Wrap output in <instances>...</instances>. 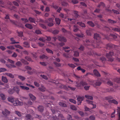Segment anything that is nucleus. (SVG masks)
Masks as SVG:
<instances>
[{"label": "nucleus", "instance_id": "62", "mask_svg": "<svg viewBox=\"0 0 120 120\" xmlns=\"http://www.w3.org/2000/svg\"><path fill=\"white\" fill-rule=\"evenodd\" d=\"M35 117L36 118H38L40 120L41 119V116H39L38 115L36 114L35 115Z\"/></svg>", "mask_w": 120, "mask_h": 120}, {"label": "nucleus", "instance_id": "1", "mask_svg": "<svg viewBox=\"0 0 120 120\" xmlns=\"http://www.w3.org/2000/svg\"><path fill=\"white\" fill-rule=\"evenodd\" d=\"M81 83L82 85V86H84V88L86 90H88L90 87L89 84H90V83H88L85 82H82Z\"/></svg>", "mask_w": 120, "mask_h": 120}, {"label": "nucleus", "instance_id": "40", "mask_svg": "<svg viewBox=\"0 0 120 120\" xmlns=\"http://www.w3.org/2000/svg\"><path fill=\"white\" fill-rule=\"evenodd\" d=\"M20 100L22 101H25L28 99V98L23 97H21L20 98Z\"/></svg>", "mask_w": 120, "mask_h": 120}, {"label": "nucleus", "instance_id": "52", "mask_svg": "<svg viewBox=\"0 0 120 120\" xmlns=\"http://www.w3.org/2000/svg\"><path fill=\"white\" fill-rule=\"evenodd\" d=\"M62 5L63 6H67L68 5V4L65 2H62Z\"/></svg>", "mask_w": 120, "mask_h": 120}, {"label": "nucleus", "instance_id": "55", "mask_svg": "<svg viewBox=\"0 0 120 120\" xmlns=\"http://www.w3.org/2000/svg\"><path fill=\"white\" fill-rule=\"evenodd\" d=\"M69 100L72 103L74 104H75L76 103V101L74 99H70Z\"/></svg>", "mask_w": 120, "mask_h": 120}, {"label": "nucleus", "instance_id": "41", "mask_svg": "<svg viewBox=\"0 0 120 120\" xmlns=\"http://www.w3.org/2000/svg\"><path fill=\"white\" fill-rule=\"evenodd\" d=\"M6 65L9 68H15L16 67V66L15 65L13 64H10L9 65L6 64Z\"/></svg>", "mask_w": 120, "mask_h": 120}, {"label": "nucleus", "instance_id": "11", "mask_svg": "<svg viewBox=\"0 0 120 120\" xmlns=\"http://www.w3.org/2000/svg\"><path fill=\"white\" fill-rule=\"evenodd\" d=\"M25 118L26 120H33L31 118V116L29 114H26Z\"/></svg>", "mask_w": 120, "mask_h": 120}, {"label": "nucleus", "instance_id": "61", "mask_svg": "<svg viewBox=\"0 0 120 120\" xmlns=\"http://www.w3.org/2000/svg\"><path fill=\"white\" fill-rule=\"evenodd\" d=\"M30 112L33 114H34V112L33 110L31 109H29L27 110V112L28 113H29Z\"/></svg>", "mask_w": 120, "mask_h": 120}, {"label": "nucleus", "instance_id": "46", "mask_svg": "<svg viewBox=\"0 0 120 120\" xmlns=\"http://www.w3.org/2000/svg\"><path fill=\"white\" fill-rule=\"evenodd\" d=\"M108 21L109 22L112 24L114 23H116V21L112 20H111L110 19H109L108 20Z\"/></svg>", "mask_w": 120, "mask_h": 120}, {"label": "nucleus", "instance_id": "37", "mask_svg": "<svg viewBox=\"0 0 120 120\" xmlns=\"http://www.w3.org/2000/svg\"><path fill=\"white\" fill-rule=\"evenodd\" d=\"M38 40L43 42H45L46 40V39H45V38L41 37L40 38H39L38 39Z\"/></svg>", "mask_w": 120, "mask_h": 120}, {"label": "nucleus", "instance_id": "60", "mask_svg": "<svg viewBox=\"0 0 120 120\" xmlns=\"http://www.w3.org/2000/svg\"><path fill=\"white\" fill-rule=\"evenodd\" d=\"M57 115L56 114V115H55V116H54L53 117V119L55 120H57L58 119H59L58 118V117L57 116Z\"/></svg>", "mask_w": 120, "mask_h": 120}, {"label": "nucleus", "instance_id": "58", "mask_svg": "<svg viewBox=\"0 0 120 120\" xmlns=\"http://www.w3.org/2000/svg\"><path fill=\"white\" fill-rule=\"evenodd\" d=\"M68 65L70 67L72 68H75L76 66L74 64H69Z\"/></svg>", "mask_w": 120, "mask_h": 120}, {"label": "nucleus", "instance_id": "33", "mask_svg": "<svg viewBox=\"0 0 120 120\" xmlns=\"http://www.w3.org/2000/svg\"><path fill=\"white\" fill-rule=\"evenodd\" d=\"M55 20L57 24L59 25L60 24V20L59 19L56 18H55Z\"/></svg>", "mask_w": 120, "mask_h": 120}, {"label": "nucleus", "instance_id": "8", "mask_svg": "<svg viewBox=\"0 0 120 120\" xmlns=\"http://www.w3.org/2000/svg\"><path fill=\"white\" fill-rule=\"evenodd\" d=\"M86 101L88 103L90 104L91 105L92 107L91 108V109L94 108L96 107V105L93 104V102L92 101L88 100H86Z\"/></svg>", "mask_w": 120, "mask_h": 120}, {"label": "nucleus", "instance_id": "50", "mask_svg": "<svg viewBox=\"0 0 120 120\" xmlns=\"http://www.w3.org/2000/svg\"><path fill=\"white\" fill-rule=\"evenodd\" d=\"M16 64L17 66L18 67H20L22 65V64L20 61H18L16 62Z\"/></svg>", "mask_w": 120, "mask_h": 120}, {"label": "nucleus", "instance_id": "16", "mask_svg": "<svg viewBox=\"0 0 120 120\" xmlns=\"http://www.w3.org/2000/svg\"><path fill=\"white\" fill-rule=\"evenodd\" d=\"M108 101H109L110 103H113L117 105L118 103L117 101L114 99L110 100H109Z\"/></svg>", "mask_w": 120, "mask_h": 120}, {"label": "nucleus", "instance_id": "49", "mask_svg": "<svg viewBox=\"0 0 120 120\" xmlns=\"http://www.w3.org/2000/svg\"><path fill=\"white\" fill-rule=\"evenodd\" d=\"M82 82V81L81 82L79 83H78L77 82H76V85H75V86L77 87H81V86H82V85L81 83V82Z\"/></svg>", "mask_w": 120, "mask_h": 120}, {"label": "nucleus", "instance_id": "25", "mask_svg": "<svg viewBox=\"0 0 120 120\" xmlns=\"http://www.w3.org/2000/svg\"><path fill=\"white\" fill-rule=\"evenodd\" d=\"M25 26L26 28L30 29H31L33 28L32 26L30 24H26L25 25Z\"/></svg>", "mask_w": 120, "mask_h": 120}, {"label": "nucleus", "instance_id": "28", "mask_svg": "<svg viewBox=\"0 0 120 120\" xmlns=\"http://www.w3.org/2000/svg\"><path fill=\"white\" fill-rule=\"evenodd\" d=\"M38 89L41 91L43 92L45 91V88L43 86H41V87L39 88Z\"/></svg>", "mask_w": 120, "mask_h": 120}, {"label": "nucleus", "instance_id": "35", "mask_svg": "<svg viewBox=\"0 0 120 120\" xmlns=\"http://www.w3.org/2000/svg\"><path fill=\"white\" fill-rule=\"evenodd\" d=\"M91 30L90 29L86 30V32L87 35H91Z\"/></svg>", "mask_w": 120, "mask_h": 120}, {"label": "nucleus", "instance_id": "34", "mask_svg": "<svg viewBox=\"0 0 120 120\" xmlns=\"http://www.w3.org/2000/svg\"><path fill=\"white\" fill-rule=\"evenodd\" d=\"M85 97L86 98L88 99L92 100L93 99V97L91 96L86 95H85Z\"/></svg>", "mask_w": 120, "mask_h": 120}, {"label": "nucleus", "instance_id": "31", "mask_svg": "<svg viewBox=\"0 0 120 120\" xmlns=\"http://www.w3.org/2000/svg\"><path fill=\"white\" fill-rule=\"evenodd\" d=\"M29 20L30 22L35 23V19L34 18L30 17L29 19Z\"/></svg>", "mask_w": 120, "mask_h": 120}, {"label": "nucleus", "instance_id": "63", "mask_svg": "<svg viewBox=\"0 0 120 120\" xmlns=\"http://www.w3.org/2000/svg\"><path fill=\"white\" fill-rule=\"evenodd\" d=\"M34 84L37 87H38L39 86V83L36 82H34Z\"/></svg>", "mask_w": 120, "mask_h": 120}, {"label": "nucleus", "instance_id": "24", "mask_svg": "<svg viewBox=\"0 0 120 120\" xmlns=\"http://www.w3.org/2000/svg\"><path fill=\"white\" fill-rule=\"evenodd\" d=\"M118 87L117 85H115L114 87V89L113 88H109V92H114L116 91V90L114 89L115 88H116Z\"/></svg>", "mask_w": 120, "mask_h": 120}, {"label": "nucleus", "instance_id": "12", "mask_svg": "<svg viewBox=\"0 0 120 120\" xmlns=\"http://www.w3.org/2000/svg\"><path fill=\"white\" fill-rule=\"evenodd\" d=\"M84 45H91V43L90 41L86 39L85 41L84 42Z\"/></svg>", "mask_w": 120, "mask_h": 120}, {"label": "nucleus", "instance_id": "64", "mask_svg": "<svg viewBox=\"0 0 120 120\" xmlns=\"http://www.w3.org/2000/svg\"><path fill=\"white\" fill-rule=\"evenodd\" d=\"M107 84H108L110 86H112V85H113V84L112 82L111 81H109L107 82Z\"/></svg>", "mask_w": 120, "mask_h": 120}, {"label": "nucleus", "instance_id": "13", "mask_svg": "<svg viewBox=\"0 0 120 120\" xmlns=\"http://www.w3.org/2000/svg\"><path fill=\"white\" fill-rule=\"evenodd\" d=\"M90 82H92V83L94 82L95 84V85L97 86H100L101 83V82H100V81H90Z\"/></svg>", "mask_w": 120, "mask_h": 120}, {"label": "nucleus", "instance_id": "21", "mask_svg": "<svg viewBox=\"0 0 120 120\" xmlns=\"http://www.w3.org/2000/svg\"><path fill=\"white\" fill-rule=\"evenodd\" d=\"M19 101L18 100H15L13 103V105L14 106H17L19 105Z\"/></svg>", "mask_w": 120, "mask_h": 120}, {"label": "nucleus", "instance_id": "57", "mask_svg": "<svg viewBox=\"0 0 120 120\" xmlns=\"http://www.w3.org/2000/svg\"><path fill=\"white\" fill-rule=\"evenodd\" d=\"M6 71V69L4 68H0V72Z\"/></svg>", "mask_w": 120, "mask_h": 120}, {"label": "nucleus", "instance_id": "27", "mask_svg": "<svg viewBox=\"0 0 120 120\" xmlns=\"http://www.w3.org/2000/svg\"><path fill=\"white\" fill-rule=\"evenodd\" d=\"M8 92L10 94H12L14 93V91L13 88L10 89L8 90Z\"/></svg>", "mask_w": 120, "mask_h": 120}, {"label": "nucleus", "instance_id": "32", "mask_svg": "<svg viewBox=\"0 0 120 120\" xmlns=\"http://www.w3.org/2000/svg\"><path fill=\"white\" fill-rule=\"evenodd\" d=\"M77 24L79 25L80 26L82 27H85V25L82 22H78Z\"/></svg>", "mask_w": 120, "mask_h": 120}, {"label": "nucleus", "instance_id": "54", "mask_svg": "<svg viewBox=\"0 0 120 120\" xmlns=\"http://www.w3.org/2000/svg\"><path fill=\"white\" fill-rule=\"evenodd\" d=\"M76 35L77 36L79 37H83L84 36L83 34L82 33L81 34H76Z\"/></svg>", "mask_w": 120, "mask_h": 120}, {"label": "nucleus", "instance_id": "19", "mask_svg": "<svg viewBox=\"0 0 120 120\" xmlns=\"http://www.w3.org/2000/svg\"><path fill=\"white\" fill-rule=\"evenodd\" d=\"M94 38L97 40H98L100 38V37L99 35L98 34H94Z\"/></svg>", "mask_w": 120, "mask_h": 120}, {"label": "nucleus", "instance_id": "15", "mask_svg": "<svg viewBox=\"0 0 120 120\" xmlns=\"http://www.w3.org/2000/svg\"><path fill=\"white\" fill-rule=\"evenodd\" d=\"M7 99L9 101L12 103L15 100L14 98L13 97H9L7 98Z\"/></svg>", "mask_w": 120, "mask_h": 120}, {"label": "nucleus", "instance_id": "36", "mask_svg": "<svg viewBox=\"0 0 120 120\" xmlns=\"http://www.w3.org/2000/svg\"><path fill=\"white\" fill-rule=\"evenodd\" d=\"M112 30L114 31H117L118 32H120V28H112Z\"/></svg>", "mask_w": 120, "mask_h": 120}, {"label": "nucleus", "instance_id": "7", "mask_svg": "<svg viewBox=\"0 0 120 120\" xmlns=\"http://www.w3.org/2000/svg\"><path fill=\"white\" fill-rule=\"evenodd\" d=\"M57 38L59 41H60L66 42L67 41L66 39L65 38L62 36H58Z\"/></svg>", "mask_w": 120, "mask_h": 120}, {"label": "nucleus", "instance_id": "39", "mask_svg": "<svg viewBox=\"0 0 120 120\" xmlns=\"http://www.w3.org/2000/svg\"><path fill=\"white\" fill-rule=\"evenodd\" d=\"M45 22L48 23V25L49 26H52L54 25L53 22H46V21H45Z\"/></svg>", "mask_w": 120, "mask_h": 120}, {"label": "nucleus", "instance_id": "26", "mask_svg": "<svg viewBox=\"0 0 120 120\" xmlns=\"http://www.w3.org/2000/svg\"><path fill=\"white\" fill-rule=\"evenodd\" d=\"M44 107L41 106H39L38 108V110L40 112H42L44 110Z\"/></svg>", "mask_w": 120, "mask_h": 120}, {"label": "nucleus", "instance_id": "4", "mask_svg": "<svg viewBox=\"0 0 120 120\" xmlns=\"http://www.w3.org/2000/svg\"><path fill=\"white\" fill-rule=\"evenodd\" d=\"M84 99V97L82 96H79L77 98V99L78 101V105H80L82 101Z\"/></svg>", "mask_w": 120, "mask_h": 120}, {"label": "nucleus", "instance_id": "56", "mask_svg": "<svg viewBox=\"0 0 120 120\" xmlns=\"http://www.w3.org/2000/svg\"><path fill=\"white\" fill-rule=\"evenodd\" d=\"M40 76L42 77L43 78L45 79H48L47 77L45 75H40Z\"/></svg>", "mask_w": 120, "mask_h": 120}, {"label": "nucleus", "instance_id": "18", "mask_svg": "<svg viewBox=\"0 0 120 120\" xmlns=\"http://www.w3.org/2000/svg\"><path fill=\"white\" fill-rule=\"evenodd\" d=\"M15 114L17 115L19 117H21L22 116L21 113L19 111H15Z\"/></svg>", "mask_w": 120, "mask_h": 120}, {"label": "nucleus", "instance_id": "3", "mask_svg": "<svg viewBox=\"0 0 120 120\" xmlns=\"http://www.w3.org/2000/svg\"><path fill=\"white\" fill-rule=\"evenodd\" d=\"M113 52H110L109 54H106V56L109 59V61L111 62H112L113 61V59L111 58V57L113 55Z\"/></svg>", "mask_w": 120, "mask_h": 120}, {"label": "nucleus", "instance_id": "48", "mask_svg": "<svg viewBox=\"0 0 120 120\" xmlns=\"http://www.w3.org/2000/svg\"><path fill=\"white\" fill-rule=\"evenodd\" d=\"M59 31L57 30H54L52 32L53 33L55 34H56L58 33Z\"/></svg>", "mask_w": 120, "mask_h": 120}, {"label": "nucleus", "instance_id": "53", "mask_svg": "<svg viewBox=\"0 0 120 120\" xmlns=\"http://www.w3.org/2000/svg\"><path fill=\"white\" fill-rule=\"evenodd\" d=\"M35 33L37 34H41V32L40 30H35Z\"/></svg>", "mask_w": 120, "mask_h": 120}, {"label": "nucleus", "instance_id": "14", "mask_svg": "<svg viewBox=\"0 0 120 120\" xmlns=\"http://www.w3.org/2000/svg\"><path fill=\"white\" fill-rule=\"evenodd\" d=\"M23 46L25 47L29 48L30 47V46L29 43L25 41L23 43Z\"/></svg>", "mask_w": 120, "mask_h": 120}, {"label": "nucleus", "instance_id": "30", "mask_svg": "<svg viewBox=\"0 0 120 120\" xmlns=\"http://www.w3.org/2000/svg\"><path fill=\"white\" fill-rule=\"evenodd\" d=\"M18 78L22 81L24 80L26 78L24 77L21 75H19L18 76Z\"/></svg>", "mask_w": 120, "mask_h": 120}, {"label": "nucleus", "instance_id": "45", "mask_svg": "<svg viewBox=\"0 0 120 120\" xmlns=\"http://www.w3.org/2000/svg\"><path fill=\"white\" fill-rule=\"evenodd\" d=\"M79 52L77 51H75L74 52V56H79Z\"/></svg>", "mask_w": 120, "mask_h": 120}, {"label": "nucleus", "instance_id": "22", "mask_svg": "<svg viewBox=\"0 0 120 120\" xmlns=\"http://www.w3.org/2000/svg\"><path fill=\"white\" fill-rule=\"evenodd\" d=\"M2 81L5 83H7L8 81L6 78L4 76L2 77Z\"/></svg>", "mask_w": 120, "mask_h": 120}, {"label": "nucleus", "instance_id": "6", "mask_svg": "<svg viewBox=\"0 0 120 120\" xmlns=\"http://www.w3.org/2000/svg\"><path fill=\"white\" fill-rule=\"evenodd\" d=\"M10 113V111L6 109H5L2 112L3 114L5 116L9 115Z\"/></svg>", "mask_w": 120, "mask_h": 120}, {"label": "nucleus", "instance_id": "9", "mask_svg": "<svg viewBox=\"0 0 120 120\" xmlns=\"http://www.w3.org/2000/svg\"><path fill=\"white\" fill-rule=\"evenodd\" d=\"M63 88L67 90H69V88H70L71 90H74L75 89V88L74 87H71L69 86H64L63 87Z\"/></svg>", "mask_w": 120, "mask_h": 120}, {"label": "nucleus", "instance_id": "43", "mask_svg": "<svg viewBox=\"0 0 120 120\" xmlns=\"http://www.w3.org/2000/svg\"><path fill=\"white\" fill-rule=\"evenodd\" d=\"M73 29L74 31L75 32L77 31L78 30L77 26L75 25H74Z\"/></svg>", "mask_w": 120, "mask_h": 120}, {"label": "nucleus", "instance_id": "44", "mask_svg": "<svg viewBox=\"0 0 120 120\" xmlns=\"http://www.w3.org/2000/svg\"><path fill=\"white\" fill-rule=\"evenodd\" d=\"M21 61L22 62V63H23L25 64H28V63L27 62L25 61V60H24L23 59H21Z\"/></svg>", "mask_w": 120, "mask_h": 120}, {"label": "nucleus", "instance_id": "51", "mask_svg": "<svg viewBox=\"0 0 120 120\" xmlns=\"http://www.w3.org/2000/svg\"><path fill=\"white\" fill-rule=\"evenodd\" d=\"M25 58L27 60L29 61H30L31 62H33V60H32V59H31V58L29 57H25Z\"/></svg>", "mask_w": 120, "mask_h": 120}, {"label": "nucleus", "instance_id": "10", "mask_svg": "<svg viewBox=\"0 0 120 120\" xmlns=\"http://www.w3.org/2000/svg\"><path fill=\"white\" fill-rule=\"evenodd\" d=\"M30 98L33 101H35L36 99V97L32 94L31 93H29L28 95Z\"/></svg>", "mask_w": 120, "mask_h": 120}, {"label": "nucleus", "instance_id": "47", "mask_svg": "<svg viewBox=\"0 0 120 120\" xmlns=\"http://www.w3.org/2000/svg\"><path fill=\"white\" fill-rule=\"evenodd\" d=\"M72 110H76L77 109V108L75 107V106H74L73 105H71L70 106Z\"/></svg>", "mask_w": 120, "mask_h": 120}, {"label": "nucleus", "instance_id": "17", "mask_svg": "<svg viewBox=\"0 0 120 120\" xmlns=\"http://www.w3.org/2000/svg\"><path fill=\"white\" fill-rule=\"evenodd\" d=\"M93 73L94 75L97 76H100V75L98 71L96 70H94L93 71Z\"/></svg>", "mask_w": 120, "mask_h": 120}, {"label": "nucleus", "instance_id": "38", "mask_svg": "<svg viewBox=\"0 0 120 120\" xmlns=\"http://www.w3.org/2000/svg\"><path fill=\"white\" fill-rule=\"evenodd\" d=\"M87 23L92 27H93L94 26V24L91 21H88Z\"/></svg>", "mask_w": 120, "mask_h": 120}, {"label": "nucleus", "instance_id": "29", "mask_svg": "<svg viewBox=\"0 0 120 120\" xmlns=\"http://www.w3.org/2000/svg\"><path fill=\"white\" fill-rule=\"evenodd\" d=\"M59 104L60 105L63 107H66L67 106L66 104L62 102H60Z\"/></svg>", "mask_w": 120, "mask_h": 120}, {"label": "nucleus", "instance_id": "2", "mask_svg": "<svg viewBox=\"0 0 120 120\" xmlns=\"http://www.w3.org/2000/svg\"><path fill=\"white\" fill-rule=\"evenodd\" d=\"M16 83L17 84L20 85V87L22 90H28L29 89V88L28 87L22 86L23 85V84L21 82L18 81L16 82Z\"/></svg>", "mask_w": 120, "mask_h": 120}, {"label": "nucleus", "instance_id": "20", "mask_svg": "<svg viewBox=\"0 0 120 120\" xmlns=\"http://www.w3.org/2000/svg\"><path fill=\"white\" fill-rule=\"evenodd\" d=\"M14 91H15L18 94L19 91V88L16 87H14L13 88Z\"/></svg>", "mask_w": 120, "mask_h": 120}, {"label": "nucleus", "instance_id": "23", "mask_svg": "<svg viewBox=\"0 0 120 120\" xmlns=\"http://www.w3.org/2000/svg\"><path fill=\"white\" fill-rule=\"evenodd\" d=\"M5 74L11 78H13L14 77L13 75L11 73H5Z\"/></svg>", "mask_w": 120, "mask_h": 120}, {"label": "nucleus", "instance_id": "59", "mask_svg": "<svg viewBox=\"0 0 120 120\" xmlns=\"http://www.w3.org/2000/svg\"><path fill=\"white\" fill-rule=\"evenodd\" d=\"M46 50L48 52L50 53H52V54L53 53V52L50 49H46Z\"/></svg>", "mask_w": 120, "mask_h": 120}, {"label": "nucleus", "instance_id": "42", "mask_svg": "<svg viewBox=\"0 0 120 120\" xmlns=\"http://www.w3.org/2000/svg\"><path fill=\"white\" fill-rule=\"evenodd\" d=\"M0 96L2 99L4 100L5 99V96L3 94H0Z\"/></svg>", "mask_w": 120, "mask_h": 120}, {"label": "nucleus", "instance_id": "5", "mask_svg": "<svg viewBox=\"0 0 120 120\" xmlns=\"http://www.w3.org/2000/svg\"><path fill=\"white\" fill-rule=\"evenodd\" d=\"M51 111L53 114L55 113L57 115V116H58V118L59 119L63 117V116L62 114H59V113H58L57 112H55L53 109H51Z\"/></svg>", "mask_w": 120, "mask_h": 120}]
</instances>
